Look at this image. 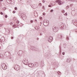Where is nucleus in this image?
Wrapping results in <instances>:
<instances>
[{
	"instance_id": "obj_33",
	"label": "nucleus",
	"mask_w": 77,
	"mask_h": 77,
	"mask_svg": "<svg viewBox=\"0 0 77 77\" xmlns=\"http://www.w3.org/2000/svg\"><path fill=\"white\" fill-rule=\"evenodd\" d=\"M31 50H33V49H34V47H32L31 48Z\"/></svg>"
},
{
	"instance_id": "obj_21",
	"label": "nucleus",
	"mask_w": 77,
	"mask_h": 77,
	"mask_svg": "<svg viewBox=\"0 0 77 77\" xmlns=\"http://www.w3.org/2000/svg\"><path fill=\"white\" fill-rule=\"evenodd\" d=\"M13 27H14V28H15L16 27V25L14 24L13 26Z\"/></svg>"
},
{
	"instance_id": "obj_38",
	"label": "nucleus",
	"mask_w": 77,
	"mask_h": 77,
	"mask_svg": "<svg viewBox=\"0 0 77 77\" xmlns=\"http://www.w3.org/2000/svg\"><path fill=\"white\" fill-rule=\"evenodd\" d=\"M15 12H16V11H13V14H15Z\"/></svg>"
},
{
	"instance_id": "obj_8",
	"label": "nucleus",
	"mask_w": 77,
	"mask_h": 77,
	"mask_svg": "<svg viewBox=\"0 0 77 77\" xmlns=\"http://www.w3.org/2000/svg\"><path fill=\"white\" fill-rule=\"evenodd\" d=\"M23 51H19L18 52V54L19 56H21L23 54Z\"/></svg>"
},
{
	"instance_id": "obj_55",
	"label": "nucleus",
	"mask_w": 77,
	"mask_h": 77,
	"mask_svg": "<svg viewBox=\"0 0 77 77\" xmlns=\"http://www.w3.org/2000/svg\"><path fill=\"white\" fill-rule=\"evenodd\" d=\"M35 21H37V20H35Z\"/></svg>"
},
{
	"instance_id": "obj_47",
	"label": "nucleus",
	"mask_w": 77,
	"mask_h": 77,
	"mask_svg": "<svg viewBox=\"0 0 77 77\" xmlns=\"http://www.w3.org/2000/svg\"><path fill=\"white\" fill-rule=\"evenodd\" d=\"M10 25H12V23H10Z\"/></svg>"
},
{
	"instance_id": "obj_5",
	"label": "nucleus",
	"mask_w": 77,
	"mask_h": 77,
	"mask_svg": "<svg viewBox=\"0 0 77 77\" xmlns=\"http://www.w3.org/2000/svg\"><path fill=\"white\" fill-rule=\"evenodd\" d=\"M53 37L52 36L49 37L48 38V41L49 42H51L52 41H53Z\"/></svg>"
},
{
	"instance_id": "obj_37",
	"label": "nucleus",
	"mask_w": 77,
	"mask_h": 77,
	"mask_svg": "<svg viewBox=\"0 0 77 77\" xmlns=\"http://www.w3.org/2000/svg\"><path fill=\"white\" fill-rule=\"evenodd\" d=\"M39 18H40V19L41 20H42V17H39Z\"/></svg>"
},
{
	"instance_id": "obj_23",
	"label": "nucleus",
	"mask_w": 77,
	"mask_h": 77,
	"mask_svg": "<svg viewBox=\"0 0 77 77\" xmlns=\"http://www.w3.org/2000/svg\"><path fill=\"white\" fill-rule=\"evenodd\" d=\"M35 17H38V14H36L35 15Z\"/></svg>"
},
{
	"instance_id": "obj_4",
	"label": "nucleus",
	"mask_w": 77,
	"mask_h": 77,
	"mask_svg": "<svg viewBox=\"0 0 77 77\" xmlns=\"http://www.w3.org/2000/svg\"><path fill=\"white\" fill-rule=\"evenodd\" d=\"M2 68L3 69H6L7 66L5 64L3 63L2 65Z\"/></svg>"
},
{
	"instance_id": "obj_41",
	"label": "nucleus",
	"mask_w": 77,
	"mask_h": 77,
	"mask_svg": "<svg viewBox=\"0 0 77 77\" xmlns=\"http://www.w3.org/2000/svg\"><path fill=\"white\" fill-rule=\"evenodd\" d=\"M43 15H44V16L45 15V13H43Z\"/></svg>"
},
{
	"instance_id": "obj_30",
	"label": "nucleus",
	"mask_w": 77,
	"mask_h": 77,
	"mask_svg": "<svg viewBox=\"0 0 77 77\" xmlns=\"http://www.w3.org/2000/svg\"><path fill=\"white\" fill-rule=\"evenodd\" d=\"M8 17V15H6L5 16V18H7V17Z\"/></svg>"
},
{
	"instance_id": "obj_22",
	"label": "nucleus",
	"mask_w": 77,
	"mask_h": 77,
	"mask_svg": "<svg viewBox=\"0 0 77 77\" xmlns=\"http://www.w3.org/2000/svg\"><path fill=\"white\" fill-rule=\"evenodd\" d=\"M60 54H61V48H60Z\"/></svg>"
},
{
	"instance_id": "obj_58",
	"label": "nucleus",
	"mask_w": 77,
	"mask_h": 77,
	"mask_svg": "<svg viewBox=\"0 0 77 77\" xmlns=\"http://www.w3.org/2000/svg\"><path fill=\"white\" fill-rule=\"evenodd\" d=\"M10 32V31H9V32Z\"/></svg>"
},
{
	"instance_id": "obj_14",
	"label": "nucleus",
	"mask_w": 77,
	"mask_h": 77,
	"mask_svg": "<svg viewBox=\"0 0 77 77\" xmlns=\"http://www.w3.org/2000/svg\"><path fill=\"white\" fill-rule=\"evenodd\" d=\"M57 73L58 75H59V77H60V75H61V74H61V72H60V71H58L57 72Z\"/></svg>"
},
{
	"instance_id": "obj_46",
	"label": "nucleus",
	"mask_w": 77,
	"mask_h": 77,
	"mask_svg": "<svg viewBox=\"0 0 77 77\" xmlns=\"http://www.w3.org/2000/svg\"><path fill=\"white\" fill-rule=\"evenodd\" d=\"M11 39H14V37H12L11 38Z\"/></svg>"
},
{
	"instance_id": "obj_50",
	"label": "nucleus",
	"mask_w": 77,
	"mask_h": 77,
	"mask_svg": "<svg viewBox=\"0 0 77 77\" xmlns=\"http://www.w3.org/2000/svg\"><path fill=\"white\" fill-rule=\"evenodd\" d=\"M73 0H69V1H72Z\"/></svg>"
},
{
	"instance_id": "obj_25",
	"label": "nucleus",
	"mask_w": 77,
	"mask_h": 77,
	"mask_svg": "<svg viewBox=\"0 0 77 77\" xmlns=\"http://www.w3.org/2000/svg\"><path fill=\"white\" fill-rule=\"evenodd\" d=\"M66 39L67 40H69V37H68V36H66Z\"/></svg>"
},
{
	"instance_id": "obj_34",
	"label": "nucleus",
	"mask_w": 77,
	"mask_h": 77,
	"mask_svg": "<svg viewBox=\"0 0 77 77\" xmlns=\"http://www.w3.org/2000/svg\"><path fill=\"white\" fill-rule=\"evenodd\" d=\"M69 6L68 5L66 7V9H68V8H69Z\"/></svg>"
},
{
	"instance_id": "obj_16",
	"label": "nucleus",
	"mask_w": 77,
	"mask_h": 77,
	"mask_svg": "<svg viewBox=\"0 0 77 77\" xmlns=\"http://www.w3.org/2000/svg\"><path fill=\"white\" fill-rule=\"evenodd\" d=\"M58 37L60 38L61 39H62V35L60 34V36L59 35Z\"/></svg>"
},
{
	"instance_id": "obj_32",
	"label": "nucleus",
	"mask_w": 77,
	"mask_h": 77,
	"mask_svg": "<svg viewBox=\"0 0 77 77\" xmlns=\"http://www.w3.org/2000/svg\"><path fill=\"white\" fill-rule=\"evenodd\" d=\"M3 11H5V10H6V8H3Z\"/></svg>"
},
{
	"instance_id": "obj_49",
	"label": "nucleus",
	"mask_w": 77,
	"mask_h": 77,
	"mask_svg": "<svg viewBox=\"0 0 77 77\" xmlns=\"http://www.w3.org/2000/svg\"><path fill=\"white\" fill-rule=\"evenodd\" d=\"M0 2H3V0H0Z\"/></svg>"
},
{
	"instance_id": "obj_48",
	"label": "nucleus",
	"mask_w": 77,
	"mask_h": 77,
	"mask_svg": "<svg viewBox=\"0 0 77 77\" xmlns=\"http://www.w3.org/2000/svg\"><path fill=\"white\" fill-rule=\"evenodd\" d=\"M37 40L38 41V40H39V38H37Z\"/></svg>"
},
{
	"instance_id": "obj_51",
	"label": "nucleus",
	"mask_w": 77,
	"mask_h": 77,
	"mask_svg": "<svg viewBox=\"0 0 77 77\" xmlns=\"http://www.w3.org/2000/svg\"><path fill=\"white\" fill-rule=\"evenodd\" d=\"M54 4H56V2H54Z\"/></svg>"
},
{
	"instance_id": "obj_42",
	"label": "nucleus",
	"mask_w": 77,
	"mask_h": 77,
	"mask_svg": "<svg viewBox=\"0 0 77 77\" xmlns=\"http://www.w3.org/2000/svg\"><path fill=\"white\" fill-rule=\"evenodd\" d=\"M62 54L63 55H65V52H63L62 53Z\"/></svg>"
},
{
	"instance_id": "obj_27",
	"label": "nucleus",
	"mask_w": 77,
	"mask_h": 77,
	"mask_svg": "<svg viewBox=\"0 0 77 77\" xmlns=\"http://www.w3.org/2000/svg\"><path fill=\"white\" fill-rule=\"evenodd\" d=\"M62 13H65V11L63 10H62Z\"/></svg>"
},
{
	"instance_id": "obj_31",
	"label": "nucleus",
	"mask_w": 77,
	"mask_h": 77,
	"mask_svg": "<svg viewBox=\"0 0 77 77\" xmlns=\"http://www.w3.org/2000/svg\"><path fill=\"white\" fill-rule=\"evenodd\" d=\"M17 23V24H19V23H20V22L19 21L17 20V22H16Z\"/></svg>"
},
{
	"instance_id": "obj_53",
	"label": "nucleus",
	"mask_w": 77,
	"mask_h": 77,
	"mask_svg": "<svg viewBox=\"0 0 77 77\" xmlns=\"http://www.w3.org/2000/svg\"><path fill=\"white\" fill-rule=\"evenodd\" d=\"M53 5H54L53 4H52V5L53 6Z\"/></svg>"
},
{
	"instance_id": "obj_44",
	"label": "nucleus",
	"mask_w": 77,
	"mask_h": 77,
	"mask_svg": "<svg viewBox=\"0 0 77 77\" xmlns=\"http://www.w3.org/2000/svg\"><path fill=\"white\" fill-rule=\"evenodd\" d=\"M42 2H43V3H45V1H44V0H43V1H42Z\"/></svg>"
},
{
	"instance_id": "obj_35",
	"label": "nucleus",
	"mask_w": 77,
	"mask_h": 77,
	"mask_svg": "<svg viewBox=\"0 0 77 77\" xmlns=\"http://www.w3.org/2000/svg\"><path fill=\"white\" fill-rule=\"evenodd\" d=\"M30 22L31 23H33V21L31 20L30 21Z\"/></svg>"
},
{
	"instance_id": "obj_15",
	"label": "nucleus",
	"mask_w": 77,
	"mask_h": 77,
	"mask_svg": "<svg viewBox=\"0 0 77 77\" xmlns=\"http://www.w3.org/2000/svg\"><path fill=\"white\" fill-rule=\"evenodd\" d=\"M67 62H70V59L69 58H68L66 59Z\"/></svg>"
},
{
	"instance_id": "obj_40",
	"label": "nucleus",
	"mask_w": 77,
	"mask_h": 77,
	"mask_svg": "<svg viewBox=\"0 0 77 77\" xmlns=\"http://www.w3.org/2000/svg\"><path fill=\"white\" fill-rule=\"evenodd\" d=\"M14 9H15V10H17V7H15V8H14Z\"/></svg>"
},
{
	"instance_id": "obj_19",
	"label": "nucleus",
	"mask_w": 77,
	"mask_h": 77,
	"mask_svg": "<svg viewBox=\"0 0 77 77\" xmlns=\"http://www.w3.org/2000/svg\"><path fill=\"white\" fill-rule=\"evenodd\" d=\"M6 53H8L9 54V56H10L11 55V53L10 52H6Z\"/></svg>"
},
{
	"instance_id": "obj_26",
	"label": "nucleus",
	"mask_w": 77,
	"mask_h": 77,
	"mask_svg": "<svg viewBox=\"0 0 77 77\" xmlns=\"http://www.w3.org/2000/svg\"><path fill=\"white\" fill-rule=\"evenodd\" d=\"M4 26V25L3 24H0V27H2V26Z\"/></svg>"
},
{
	"instance_id": "obj_13",
	"label": "nucleus",
	"mask_w": 77,
	"mask_h": 77,
	"mask_svg": "<svg viewBox=\"0 0 77 77\" xmlns=\"http://www.w3.org/2000/svg\"><path fill=\"white\" fill-rule=\"evenodd\" d=\"M21 18H22V19H23V20H24L25 19H26V16H21Z\"/></svg>"
},
{
	"instance_id": "obj_36",
	"label": "nucleus",
	"mask_w": 77,
	"mask_h": 77,
	"mask_svg": "<svg viewBox=\"0 0 77 77\" xmlns=\"http://www.w3.org/2000/svg\"><path fill=\"white\" fill-rule=\"evenodd\" d=\"M51 5H48V7H51Z\"/></svg>"
},
{
	"instance_id": "obj_2",
	"label": "nucleus",
	"mask_w": 77,
	"mask_h": 77,
	"mask_svg": "<svg viewBox=\"0 0 77 77\" xmlns=\"http://www.w3.org/2000/svg\"><path fill=\"white\" fill-rule=\"evenodd\" d=\"M52 30L54 32H57L58 30V28L55 26H53L52 27Z\"/></svg>"
},
{
	"instance_id": "obj_7",
	"label": "nucleus",
	"mask_w": 77,
	"mask_h": 77,
	"mask_svg": "<svg viewBox=\"0 0 77 77\" xmlns=\"http://www.w3.org/2000/svg\"><path fill=\"white\" fill-rule=\"evenodd\" d=\"M56 2L57 3H58V5H62V4H63V3L62 2H61V1L60 0L56 1Z\"/></svg>"
},
{
	"instance_id": "obj_28",
	"label": "nucleus",
	"mask_w": 77,
	"mask_h": 77,
	"mask_svg": "<svg viewBox=\"0 0 77 77\" xmlns=\"http://www.w3.org/2000/svg\"><path fill=\"white\" fill-rule=\"evenodd\" d=\"M64 15H65V16H67V13H66L65 14H64Z\"/></svg>"
},
{
	"instance_id": "obj_17",
	"label": "nucleus",
	"mask_w": 77,
	"mask_h": 77,
	"mask_svg": "<svg viewBox=\"0 0 77 77\" xmlns=\"http://www.w3.org/2000/svg\"><path fill=\"white\" fill-rule=\"evenodd\" d=\"M38 63H35V65H34V66H35V67H36V66H38Z\"/></svg>"
},
{
	"instance_id": "obj_56",
	"label": "nucleus",
	"mask_w": 77,
	"mask_h": 77,
	"mask_svg": "<svg viewBox=\"0 0 77 77\" xmlns=\"http://www.w3.org/2000/svg\"><path fill=\"white\" fill-rule=\"evenodd\" d=\"M76 32H77V31H76Z\"/></svg>"
},
{
	"instance_id": "obj_24",
	"label": "nucleus",
	"mask_w": 77,
	"mask_h": 77,
	"mask_svg": "<svg viewBox=\"0 0 77 77\" xmlns=\"http://www.w3.org/2000/svg\"><path fill=\"white\" fill-rule=\"evenodd\" d=\"M42 5V4H41V3H39L38 4V6H41Z\"/></svg>"
},
{
	"instance_id": "obj_3",
	"label": "nucleus",
	"mask_w": 77,
	"mask_h": 77,
	"mask_svg": "<svg viewBox=\"0 0 77 77\" xmlns=\"http://www.w3.org/2000/svg\"><path fill=\"white\" fill-rule=\"evenodd\" d=\"M23 63L24 64L26 65H28L29 64V63H28V60H27L24 59L23 61Z\"/></svg>"
},
{
	"instance_id": "obj_45",
	"label": "nucleus",
	"mask_w": 77,
	"mask_h": 77,
	"mask_svg": "<svg viewBox=\"0 0 77 77\" xmlns=\"http://www.w3.org/2000/svg\"><path fill=\"white\" fill-rule=\"evenodd\" d=\"M40 35H41V36H42V33H40Z\"/></svg>"
},
{
	"instance_id": "obj_39",
	"label": "nucleus",
	"mask_w": 77,
	"mask_h": 77,
	"mask_svg": "<svg viewBox=\"0 0 77 77\" xmlns=\"http://www.w3.org/2000/svg\"><path fill=\"white\" fill-rule=\"evenodd\" d=\"M36 27H37V26H35V28L36 30H37V29L36 28Z\"/></svg>"
},
{
	"instance_id": "obj_43",
	"label": "nucleus",
	"mask_w": 77,
	"mask_h": 77,
	"mask_svg": "<svg viewBox=\"0 0 77 77\" xmlns=\"http://www.w3.org/2000/svg\"><path fill=\"white\" fill-rule=\"evenodd\" d=\"M0 14H1V15H3V12H1L0 13Z\"/></svg>"
},
{
	"instance_id": "obj_57",
	"label": "nucleus",
	"mask_w": 77,
	"mask_h": 77,
	"mask_svg": "<svg viewBox=\"0 0 77 77\" xmlns=\"http://www.w3.org/2000/svg\"><path fill=\"white\" fill-rule=\"evenodd\" d=\"M43 8H44V7H43Z\"/></svg>"
},
{
	"instance_id": "obj_1",
	"label": "nucleus",
	"mask_w": 77,
	"mask_h": 77,
	"mask_svg": "<svg viewBox=\"0 0 77 77\" xmlns=\"http://www.w3.org/2000/svg\"><path fill=\"white\" fill-rule=\"evenodd\" d=\"M14 68L15 69L18 71V70H20V66L18 64H16L14 66Z\"/></svg>"
},
{
	"instance_id": "obj_52",
	"label": "nucleus",
	"mask_w": 77,
	"mask_h": 77,
	"mask_svg": "<svg viewBox=\"0 0 77 77\" xmlns=\"http://www.w3.org/2000/svg\"><path fill=\"white\" fill-rule=\"evenodd\" d=\"M5 31H6V28H5Z\"/></svg>"
},
{
	"instance_id": "obj_6",
	"label": "nucleus",
	"mask_w": 77,
	"mask_h": 77,
	"mask_svg": "<svg viewBox=\"0 0 77 77\" xmlns=\"http://www.w3.org/2000/svg\"><path fill=\"white\" fill-rule=\"evenodd\" d=\"M43 25L45 26H48L49 25V21L47 20V21L45 23H43Z\"/></svg>"
},
{
	"instance_id": "obj_12",
	"label": "nucleus",
	"mask_w": 77,
	"mask_h": 77,
	"mask_svg": "<svg viewBox=\"0 0 77 77\" xmlns=\"http://www.w3.org/2000/svg\"><path fill=\"white\" fill-rule=\"evenodd\" d=\"M74 12H75V11H72L71 12L73 16H75V15H76V14L74 13Z\"/></svg>"
},
{
	"instance_id": "obj_29",
	"label": "nucleus",
	"mask_w": 77,
	"mask_h": 77,
	"mask_svg": "<svg viewBox=\"0 0 77 77\" xmlns=\"http://www.w3.org/2000/svg\"><path fill=\"white\" fill-rule=\"evenodd\" d=\"M51 12H53V10L51 9V10L50 11Z\"/></svg>"
},
{
	"instance_id": "obj_9",
	"label": "nucleus",
	"mask_w": 77,
	"mask_h": 77,
	"mask_svg": "<svg viewBox=\"0 0 77 77\" xmlns=\"http://www.w3.org/2000/svg\"><path fill=\"white\" fill-rule=\"evenodd\" d=\"M28 66H29V67H31V68L34 66V65L32 63H30L29 64L28 63Z\"/></svg>"
},
{
	"instance_id": "obj_10",
	"label": "nucleus",
	"mask_w": 77,
	"mask_h": 77,
	"mask_svg": "<svg viewBox=\"0 0 77 77\" xmlns=\"http://www.w3.org/2000/svg\"><path fill=\"white\" fill-rule=\"evenodd\" d=\"M66 27V26L65 25H63L61 26V29H65Z\"/></svg>"
},
{
	"instance_id": "obj_54",
	"label": "nucleus",
	"mask_w": 77,
	"mask_h": 77,
	"mask_svg": "<svg viewBox=\"0 0 77 77\" xmlns=\"http://www.w3.org/2000/svg\"><path fill=\"white\" fill-rule=\"evenodd\" d=\"M72 5H70V6H71Z\"/></svg>"
},
{
	"instance_id": "obj_18",
	"label": "nucleus",
	"mask_w": 77,
	"mask_h": 77,
	"mask_svg": "<svg viewBox=\"0 0 77 77\" xmlns=\"http://www.w3.org/2000/svg\"><path fill=\"white\" fill-rule=\"evenodd\" d=\"M47 22V20H43V23H46Z\"/></svg>"
},
{
	"instance_id": "obj_11",
	"label": "nucleus",
	"mask_w": 77,
	"mask_h": 77,
	"mask_svg": "<svg viewBox=\"0 0 77 77\" xmlns=\"http://www.w3.org/2000/svg\"><path fill=\"white\" fill-rule=\"evenodd\" d=\"M31 7L32 8L34 9H35V8H37V5H34L33 6V7H32V6H31Z\"/></svg>"
},
{
	"instance_id": "obj_20",
	"label": "nucleus",
	"mask_w": 77,
	"mask_h": 77,
	"mask_svg": "<svg viewBox=\"0 0 77 77\" xmlns=\"http://www.w3.org/2000/svg\"><path fill=\"white\" fill-rule=\"evenodd\" d=\"M13 0H9V1L10 3H12L13 2Z\"/></svg>"
}]
</instances>
